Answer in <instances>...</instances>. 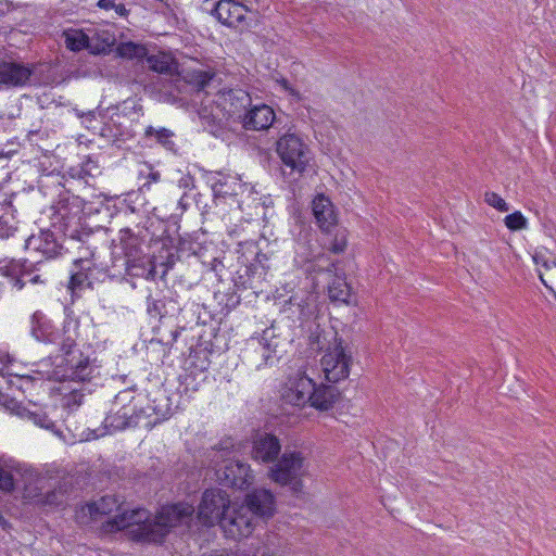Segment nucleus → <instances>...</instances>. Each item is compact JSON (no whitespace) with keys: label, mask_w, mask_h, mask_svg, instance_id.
<instances>
[{"label":"nucleus","mask_w":556,"mask_h":556,"mask_svg":"<svg viewBox=\"0 0 556 556\" xmlns=\"http://www.w3.org/2000/svg\"><path fill=\"white\" fill-rule=\"evenodd\" d=\"M214 74L210 71L193 70L185 75V81L191 85L197 91L205 90L213 79Z\"/></svg>","instance_id":"nucleus-45"},{"label":"nucleus","mask_w":556,"mask_h":556,"mask_svg":"<svg viewBox=\"0 0 556 556\" xmlns=\"http://www.w3.org/2000/svg\"><path fill=\"white\" fill-rule=\"evenodd\" d=\"M119 118L121 116L118 114L108 116L106 123L100 128V135L111 140L118 148H121L119 142H126L135 138L136 135L135 130L130 126H126L119 122Z\"/></svg>","instance_id":"nucleus-29"},{"label":"nucleus","mask_w":556,"mask_h":556,"mask_svg":"<svg viewBox=\"0 0 556 556\" xmlns=\"http://www.w3.org/2000/svg\"><path fill=\"white\" fill-rule=\"evenodd\" d=\"M244 503L249 513L263 519L273 517L276 510L275 496L266 489H255L248 493Z\"/></svg>","instance_id":"nucleus-25"},{"label":"nucleus","mask_w":556,"mask_h":556,"mask_svg":"<svg viewBox=\"0 0 556 556\" xmlns=\"http://www.w3.org/2000/svg\"><path fill=\"white\" fill-rule=\"evenodd\" d=\"M144 138L148 141L161 146L173 154H178V147L175 142L176 134L168 128H156L150 125L144 129Z\"/></svg>","instance_id":"nucleus-35"},{"label":"nucleus","mask_w":556,"mask_h":556,"mask_svg":"<svg viewBox=\"0 0 556 556\" xmlns=\"http://www.w3.org/2000/svg\"><path fill=\"white\" fill-rule=\"evenodd\" d=\"M230 508V498L222 489H207L204 491L198 507V518L203 526L218 525Z\"/></svg>","instance_id":"nucleus-15"},{"label":"nucleus","mask_w":556,"mask_h":556,"mask_svg":"<svg viewBox=\"0 0 556 556\" xmlns=\"http://www.w3.org/2000/svg\"><path fill=\"white\" fill-rule=\"evenodd\" d=\"M9 289H11L3 277L0 275V295L5 293Z\"/></svg>","instance_id":"nucleus-64"},{"label":"nucleus","mask_w":556,"mask_h":556,"mask_svg":"<svg viewBox=\"0 0 556 556\" xmlns=\"http://www.w3.org/2000/svg\"><path fill=\"white\" fill-rule=\"evenodd\" d=\"M235 447L232 439L222 440L214 450L213 462L215 477L219 485L235 490H243L253 482L250 465L240 459L228 457Z\"/></svg>","instance_id":"nucleus-7"},{"label":"nucleus","mask_w":556,"mask_h":556,"mask_svg":"<svg viewBox=\"0 0 556 556\" xmlns=\"http://www.w3.org/2000/svg\"><path fill=\"white\" fill-rule=\"evenodd\" d=\"M134 393H135L134 387L127 388V389L118 392L113 400L112 406L118 407V408H123V407L138 408V401H137L136 396L134 395Z\"/></svg>","instance_id":"nucleus-49"},{"label":"nucleus","mask_w":556,"mask_h":556,"mask_svg":"<svg viewBox=\"0 0 556 556\" xmlns=\"http://www.w3.org/2000/svg\"><path fill=\"white\" fill-rule=\"evenodd\" d=\"M213 351L214 344L211 340L199 342L190 349V366L178 378L179 386L177 390L180 394L190 395L199 390L201 382L204 380L203 374L211 364L210 355Z\"/></svg>","instance_id":"nucleus-11"},{"label":"nucleus","mask_w":556,"mask_h":556,"mask_svg":"<svg viewBox=\"0 0 556 556\" xmlns=\"http://www.w3.org/2000/svg\"><path fill=\"white\" fill-rule=\"evenodd\" d=\"M484 201L490 205L496 208L500 212H508L509 205L508 203L496 192L488 191L484 194Z\"/></svg>","instance_id":"nucleus-54"},{"label":"nucleus","mask_w":556,"mask_h":556,"mask_svg":"<svg viewBox=\"0 0 556 556\" xmlns=\"http://www.w3.org/2000/svg\"><path fill=\"white\" fill-rule=\"evenodd\" d=\"M237 252L240 266L232 278L233 289L216 294V298H219L218 304L222 306L220 313L224 315L235 309L242 298L257 296L262 293L263 281L270 268V255L264 253L255 241L240 243Z\"/></svg>","instance_id":"nucleus-2"},{"label":"nucleus","mask_w":556,"mask_h":556,"mask_svg":"<svg viewBox=\"0 0 556 556\" xmlns=\"http://www.w3.org/2000/svg\"><path fill=\"white\" fill-rule=\"evenodd\" d=\"M31 334L42 342H55L59 334L54 331L51 320L41 311H36L30 317Z\"/></svg>","instance_id":"nucleus-34"},{"label":"nucleus","mask_w":556,"mask_h":556,"mask_svg":"<svg viewBox=\"0 0 556 556\" xmlns=\"http://www.w3.org/2000/svg\"><path fill=\"white\" fill-rule=\"evenodd\" d=\"M351 364V351H348L343 339L338 338L337 332H334L333 346H328L327 352L320 359L326 380L330 383H337L346 379L350 375Z\"/></svg>","instance_id":"nucleus-13"},{"label":"nucleus","mask_w":556,"mask_h":556,"mask_svg":"<svg viewBox=\"0 0 556 556\" xmlns=\"http://www.w3.org/2000/svg\"><path fill=\"white\" fill-rule=\"evenodd\" d=\"M178 187L185 190L194 188L193 176L190 174L181 176L178 180Z\"/></svg>","instance_id":"nucleus-59"},{"label":"nucleus","mask_w":556,"mask_h":556,"mask_svg":"<svg viewBox=\"0 0 556 556\" xmlns=\"http://www.w3.org/2000/svg\"><path fill=\"white\" fill-rule=\"evenodd\" d=\"M147 62L153 72L172 75L176 64L157 55H147Z\"/></svg>","instance_id":"nucleus-48"},{"label":"nucleus","mask_w":556,"mask_h":556,"mask_svg":"<svg viewBox=\"0 0 556 556\" xmlns=\"http://www.w3.org/2000/svg\"><path fill=\"white\" fill-rule=\"evenodd\" d=\"M26 278H28L26 281L33 285H46L48 282V277L38 274V271H35L30 276H26Z\"/></svg>","instance_id":"nucleus-60"},{"label":"nucleus","mask_w":556,"mask_h":556,"mask_svg":"<svg viewBox=\"0 0 556 556\" xmlns=\"http://www.w3.org/2000/svg\"><path fill=\"white\" fill-rule=\"evenodd\" d=\"M99 273H100L99 269L96 267L94 263L91 261V266H89L85 288H93V282L97 279L96 276Z\"/></svg>","instance_id":"nucleus-57"},{"label":"nucleus","mask_w":556,"mask_h":556,"mask_svg":"<svg viewBox=\"0 0 556 556\" xmlns=\"http://www.w3.org/2000/svg\"><path fill=\"white\" fill-rule=\"evenodd\" d=\"M110 109L111 108L102 109L101 106H98L97 109L88 112H83L78 109H75L74 111L76 115L81 118V123L87 129L100 130V128L104 126V123H106Z\"/></svg>","instance_id":"nucleus-42"},{"label":"nucleus","mask_w":556,"mask_h":556,"mask_svg":"<svg viewBox=\"0 0 556 556\" xmlns=\"http://www.w3.org/2000/svg\"><path fill=\"white\" fill-rule=\"evenodd\" d=\"M87 510L93 520L100 516L110 515L114 510L118 513L122 510V503L115 495H104L98 501L87 503Z\"/></svg>","instance_id":"nucleus-40"},{"label":"nucleus","mask_w":556,"mask_h":556,"mask_svg":"<svg viewBox=\"0 0 556 556\" xmlns=\"http://www.w3.org/2000/svg\"><path fill=\"white\" fill-rule=\"evenodd\" d=\"M311 406L318 410H329L341 399V392L333 384H315Z\"/></svg>","instance_id":"nucleus-31"},{"label":"nucleus","mask_w":556,"mask_h":556,"mask_svg":"<svg viewBox=\"0 0 556 556\" xmlns=\"http://www.w3.org/2000/svg\"><path fill=\"white\" fill-rule=\"evenodd\" d=\"M243 508H229V511L219 521L218 526L223 529L226 536L232 540L248 538L253 532L252 517L248 513H242Z\"/></svg>","instance_id":"nucleus-21"},{"label":"nucleus","mask_w":556,"mask_h":556,"mask_svg":"<svg viewBox=\"0 0 556 556\" xmlns=\"http://www.w3.org/2000/svg\"><path fill=\"white\" fill-rule=\"evenodd\" d=\"M36 250L40 252L46 260H54L66 253L72 247L64 240L61 232L52 227L42 229L38 237Z\"/></svg>","instance_id":"nucleus-24"},{"label":"nucleus","mask_w":556,"mask_h":556,"mask_svg":"<svg viewBox=\"0 0 556 556\" xmlns=\"http://www.w3.org/2000/svg\"><path fill=\"white\" fill-rule=\"evenodd\" d=\"M138 410H143L144 412V414H142L143 416H140V424L142 421H144V424H149V420L151 421V420L154 419V413L150 408V401H148L147 406L138 405Z\"/></svg>","instance_id":"nucleus-58"},{"label":"nucleus","mask_w":556,"mask_h":556,"mask_svg":"<svg viewBox=\"0 0 556 556\" xmlns=\"http://www.w3.org/2000/svg\"><path fill=\"white\" fill-rule=\"evenodd\" d=\"M37 383H40L41 386L42 380L31 376H15L14 378H9L8 390L16 389L25 393L35 388Z\"/></svg>","instance_id":"nucleus-47"},{"label":"nucleus","mask_w":556,"mask_h":556,"mask_svg":"<svg viewBox=\"0 0 556 556\" xmlns=\"http://www.w3.org/2000/svg\"><path fill=\"white\" fill-rule=\"evenodd\" d=\"M41 261L30 262L27 258L5 257L0 260V275L11 290L22 291L26 286V276L39 271Z\"/></svg>","instance_id":"nucleus-17"},{"label":"nucleus","mask_w":556,"mask_h":556,"mask_svg":"<svg viewBox=\"0 0 556 556\" xmlns=\"http://www.w3.org/2000/svg\"><path fill=\"white\" fill-rule=\"evenodd\" d=\"M66 48L72 52L88 50L90 47V38L81 29H68L63 33Z\"/></svg>","instance_id":"nucleus-43"},{"label":"nucleus","mask_w":556,"mask_h":556,"mask_svg":"<svg viewBox=\"0 0 556 556\" xmlns=\"http://www.w3.org/2000/svg\"><path fill=\"white\" fill-rule=\"evenodd\" d=\"M192 505L179 502L163 506L152 519L149 510L123 509L102 525L105 533H116L128 529L129 538L137 543L163 544L170 530L192 517Z\"/></svg>","instance_id":"nucleus-1"},{"label":"nucleus","mask_w":556,"mask_h":556,"mask_svg":"<svg viewBox=\"0 0 556 556\" xmlns=\"http://www.w3.org/2000/svg\"><path fill=\"white\" fill-rule=\"evenodd\" d=\"M504 223L505 226L511 231L522 230L526 229L528 226L527 218L519 211L506 215L504 218Z\"/></svg>","instance_id":"nucleus-51"},{"label":"nucleus","mask_w":556,"mask_h":556,"mask_svg":"<svg viewBox=\"0 0 556 556\" xmlns=\"http://www.w3.org/2000/svg\"><path fill=\"white\" fill-rule=\"evenodd\" d=\"M90 38L89 53L93 55H106L116 43L115 34L109 29H98Z\"/></svg>","instance_id":"nucleus-37"},{"label":"nucleus","mask_w":556,"mask_h":556,"mask_svg":"<svg viewBox=\"0 0 556 556\" xmlns=\"http://www.w3.org/2000/svg\"><path fill=\"white\" fill-rule=\"evenodd\" d=\"M116 53L118 56H121L123 59L142 60V59L147 58L148 49L141 43H137L134 41H126V42H121L116 47Z\"/></svg>","instance_id":"nucleus-44"},{"label":"nucleus","mask_w":556,"mask_h":556,"mask_svg":"<svg viewBox=\"0 0 556 556\" xmlns=\"http://www.w3.org/2000/svg\"><path fill=\"white\" fill-rule=\"evenodd\" d=\"M148 401H150V408L154 413V419L151 421L149 420V424H143V426L147 429L151 430L155 426L170 418V416L173 415V409L170 397L163 389H159L154 393L153 397H151V394L149 393Z\"/></svg>","instance_id":"nucleus-28"},{"label":"nucleus","mask_w":556,"mask_h":556,"mask_svg":"<svg viewBox=\"0 0 556 556\" xmlns=\"http://www.w3.org/2000/svg\"><path fill=\"white\" fill-rule=\"evenodd\" d=\"M42 505L58 507L64 502V493L61 490H51L42 495L40 500Z\"/></svg>","instance_id":"nucleus-56"},{"label":"nucleus","mask_w":556,"mask_h":556,"mask_svg":"<svg viewBox=\"0 0 556 556\" xmlns=\"http://www.w3.org/2000/svg\"><path fill=\"white\" fill-rule=\"evenodd\" d=\"M161 179V174L159 172L152 170L150 168L148 174V181L143 185V187L149 186L151 182H157Z\"/></svg>","instance_id":"nucleus-62"},{"label":"nucleus","mask_w":556,"mask_h":556,"mask_svg":"<svg viewBox=\"0 0 556 556\" xmlns=\"http://www.w3.org/2000/svg\"><path fill=\"white\" fill-rule=\"evenodd\" d=\"M287 485H290V489L293 494H298L302 491L303 482L299 476H295V478H292L291 481L288 482Z\"/></svg>","instance_id":"nucleus-61"},{"label":"nucleus","mask_w":556,"mask_h":556,"mask_svg":"<svg viewBox=\"0 0 556 556\" xmlns=\"http://www.w3.org/2000/svg\"><path fill=\"white\" fill-rule=\"evenodd\" d=\"M248 8L235 0H219L214 4L211 14L224 26L240 31L247 29Z\"/></svg>","instance_id":"nucleus-19"},{"label":"nucleus","mask_w":556,"mask_h":556,"mask_svg":"<svg viewBox=\"0 0 556 556\" xmlns=\"http://www.w3.org/2000/svg\"><path fill=\"white\" fill-rule=\"evenodd\" d=\"M38 64L16 61L0 62V85L5 88H20L33 84Z\"/></svg>","instance_id":"nucleus-18"},{"label":"nucleus","mask_w":556,"mask_h":556,"mask_svg":"<svg viewBox=\"0 0 556 556\" xmlns=\"http://www.w3.org/2000/svg\"><path fill=\"white\" fill-rule=\"evenodd\" d=\"M290 341L271 324L257 338L252 337L244 350V358L256 370L271 367L279 362Z\"/></svg>","instance_id":"nucleus-6"},{"label":"nucleus","mask_w":556,"mask_h":556,"mask_svg":"<svg viewBox=\"0 0 556 556\" xmlns=\"http://www.w3.org/2000/svg\"><path fill=\"white\" fill-rule=\"evenodd\" d=\"M60 352L61 354L55 357L50 379L83 383L84 387L80 390L74 389L72 391V401H68V404L80 405L84 397L83 391L89 393L92 391L86 384H89L94 378L97 367L91 364L90 357L79 349L62 350Z\"/></svg>","instance_id":"nucleus-5"},{"label":"nucleus","mask_w":556,"mask_h":556,"mask_svg":"<svg viewBox=\"0 0 556 556\" xmlns=\"http://www.w3.org/2000/svg\"><path fill=\"white\" fill-rule=\"evenodd\" d=\"M252 457L256 462L265 464L275 463L281 452V443L278 437L268 432H257L253 437Z\"/></svg>","instance_id":"nucleus-22"},{"label":"nucleus","mask_w":556,"mask_h":556,"mask_svg":"<svg viewBox=\"0 0 556 556\" xmlns=\"http://www.w3.org/2000/svg\"><path fill=\"white\" fill-rule=\"evenodd\" d=\"M8 386L9 378L0 374L1 405H3L7 409H10L11 412L15 413L17 416L33 421L36 426L40 428L50 430L54 433L58 432V430L55 429V422L50 418L45 407L31 401H28L26 404L16 401L5 392V390H8Z\"/></svg>","instance_id":"nucleus-12"},{"label":"nucleus","mask_w":556,"mask_h":556,"mask_svg":"<svg viewBox=\"0 0 556 556\" xmlns=\"http://www.w3.org/2000/svg\"><path fill=\"white\" fill-rule=\"evenodd\" d=\"M147 313L151 318L159 320V324L153 327V332L157 336V342L165 346H172L189 325L179 296L173 292L149 294Z\"/></svg>","instance_id":"nucleus-4"},{"label":"nucleus","mask_w":556,"mask_h":556,"mask_svg":"<svg viewBox=\"0 0 556 556\" xmlns=\"http://www.w3.org/2000/svg\"><path fill=\"white\" fill-rule=\"evenodd\" d=\"M143 410H138L134 407H113L108 413L104 419V427L114 431L125 430L127 428H135L140 425V416H143Z\"/></svg>","instance_id":"nucleus-27"},{"label":"nucleus","mask_w":556,"mask_h":556,"mask_svg":"<svg viewBox=\"0 0 556 556\" xmlns=\"http://www.w3.org/2000/svg\"><path fill=\"white\" fill-rule=\"evenodd\" d=\"M89 256L91 255L88 254V251L86 250V256L79 257L73 263V268L68 281V289H71L73 293H75L77 290H83L86 286L87 274L89 266H91V260Z\"/></svg>","instance_id":"nucleus-39"},{"label":"nucleus","mask_w":556,"mask_h":556,"mask_svg":"<svg viewBox=\"0 0 556 556\" xmlns=\"http://www.w3.org/2000/svg\"><path fill=\"white\" fill-rule=\"evenodd\" d=\"M276 114L274 110L264 103L252 104L239 124L247 130H265L274 125Z\"/></svg>","instance_id":"nucleus-26"},{"label":"nucleus","mask_w":556,"mask_h":556,"mask_svg":"<svg viewBox=\"0 0 556 556\" xmlns=\"http://www.w3.org/2000/svg\"><path fill=\"white\" fill-rule=\"evenodd\" d=\"M97 5L103 10L113 9L115 13L121 17H127L130 12L128 9H126L125 4L117 3L116 0H99Z\"/></svg>","instance_id":"nucleus-55"},{"label":"nucleus","mask_w":556,"mask_h":556,"mask_svg":"<svg viewBox=\"0 0 556 556\" xmlns=\"http://www.w3.org/2000/svg\"><path fill=\"white\" fill-rule=\"evenodd\" d=\"M276 152L281 161L282 174L298 180L313 169L314 153L304 140L291 132H286L276 141Z\"/></svg>","instance_id":"nucleus-9"},{"label":"nucleus","mask_w":556,"mask_h":556,"mask_svg":"<svg viewBox=\"0 0 556 556\" xmlns=\"http://www.w3.org/2000/svg\"><path fill=\"white\" fill-rule=\"evenodd\" d=\"M282 312H290L292 317H296V319L301 321L308 319L314 314L309 298L299 296L298 294L285 301Z\"/></svg>","instance_id":"nucleus-38"},{"label":"nucleus","mask_w":556,"mask_h":556,"mask_svg":"<svg viewBox=\"0 0 556 556\" xmlns=\"http://www.w3.org/2000/svg\"><path fill=\"white\" fill-rule=\"evenodd\" d=\"M97 170V162L88 159L78 167H71L68 173L73 178L85 179L87 176L93 177Z\"/></svg>","instance_id":"nucleus-50"},{"label":"nucleus","mask_w":556,"mask_h":556,"mask_svg":"<svg viewBox=\"0 0 556 556\" xmlns=\"http://www.w3.org/2000/svg\"><path fill=\"white\" fill-rule=\"evenodd\" d=\"M351 290V286L346 282L345 273L336 271L334 278L328 286L329 299L332 302L349 304L352 294Z\"/></svg>","instance_id":"nucleus-41"},{"label":"nucleus","mask_w":556,"mask_h":556,"mask_svg":"<svg viewBox=\"0 0 556 556\" xmlns=\"http://www.w3.org/2000/svg\"><path fill=\"white\" fill-rule=\"evenodd\" d=\"M79 328V318L74 314L73 309L65 307V319L63 321L62 333L59 336L60 351L78 349L77 341L80 337Z\"/></svg>","instance_id":"nucleus-30"},{"label":"nucleus","mask_w":556,"mask_h":556,"mask_svg":"<svg viewBox=\"0 0 556 556\" xmlns=\"http://www.w3.org/2000/svg\"><path fill=\"white\" fill-rule=\"evenodd\" d=\"M15 490V480L11 470L0 465V491L12 493Z\"/></svg>","instance_id":"nucleus-53"},{"label":"nucleus","mask_w":556,"mask_h":556,"mask_svg":"<svg viewBox=\"0 0 556 556\" xmlns=\"http://www.w3.org/2000/svg\"><path fill=\"white\" fill-rule=\"evenodd\" d=\"M304 463V456L301 452L286 451L280 458L275 462L270 468L269 477L276 483L287 485L292 478L299 476Z\"/></svg>","instance_id":"nucleus-20"},{"label":"nucleus","mask_w":556,"mask_h":556,"mask_svg":"<svg viewBox=\"0 0 556 556\" xmlns=\"http://www.w3.org/2000/svg\"><path fill=\"white\" fill-rule=\"evenodd\" d=\"M289 382L294 388L299 389V391H303L304 395H309L313 393L316 382L307 377L305 374H299L295 378L290 379Z\"/></svg>","instance_id":"nucleus-52"},{"label":"nucleus","mask_w":556,"mask_h":556,"mask_svg":"<svg viewBox=\"0 0 556 556\" xmlns=\"http://www.w3.org/2000/svg\"><path fill=\"white\" fill-rule=\"evenodd\" d=\"M157 267L164 269L163 263L159 262V253H147L125 258L126 274L131 277L155 279Z\"/></svg>","instance_id":"nucleus-23"},{"label":"nucleus","mask_w":556,"mask_h":556,"mask_svg":"<svg viewBox=\"0 0 556 556\" xmlns=\"http://www.w3.org/2000/svg\"><path fill=\"white\" fill-rule=\"evenodd\" d=\"M312 211L317 226L325 235L323 249L333 254L343 253L348 243L346 229L338 226L337 214L330 199L318 194L312 201Z\"/></svg>","instance_id":"nucleus-10"},{"label":"nucleus","mask_w":556,"mask_h":556,"mask_svg":"<svg viewBox=\"0 0 556 556\" xmlns=\"http://www.w3.org/2000/svg\"><path fill=\"white\" fill-rule=\"evenodd\" d=\"M215 103L227 119L240 123L243 116H247L252 98L241 88L224 89L216 94Z\"/></svg>","instance_id":"nucleus-16"},{"label":"nucleus","mask_w":556,"mask_h":556,"mask_svg":"<svg viewBox=\"0 0 556 556\" xmlns=\"http://www.w3.org/2000/svg\"><path fill=\"white\" fill-rule=\"evenodd\" d=\"M14 198H16L14 193L4 198L0 207V241L14 237L18 230V222L14 215L16 212L13 205Z\"/></svg>","instance_id":"nucleus-32"},{"label":"nucleus","mask_w":556,"mask_h":556,"mask_svg":"<svg viewBox=\"0 0 556 556\" xmlns=\"http://www.w3.org/2000/svg\"><path fill=\"white\" fill-rule=\"evenodd\" d=\"M281 399L286 404H290L292 406L302 407L306 403L311 404L312 395H304L303 391H299V389L291 386L289 382L286 388L282 389Z\"/></svg>","instance_id":"nucleus-46"},{"label":"nucleus","mask_w":556,"mask_h":556,"mask_svg":"<svg viewBox=\"0 0 556 556\" xmlns=\"http://www.w3.org/2000/svg\"><path fill=\"white\" fill-rule=\"evenodd\" d=\"M211 180V188L214 198H226L237 195L238 191L242 188L238 178L231 175L216 173V175Z\"/></svg>","instance_id":"nucleus-36"},{"label":"nucleus","mask_w":556,"mask_h":556,"mask_svg":"<svg viewBox=\"0 0 556 556\" xmlns=\"http://www.w3.org/2000/svg\"><path fill=\"white\" fill-rule=\"evenodd\" d=\"M338 261L332 260L325 251L314 253L311 251L305 260V270L308 274H333L341 271Z\"/></svg>","instance_id":"nucleus-33"},{"label":"nucleus","mask_w":556,"mask_h":556,"mask_svg":"<svg viewBox=\"0 0 556 556\" xmlns=\"http://www.w3.org/2000/svg\"><path fill=\"white\" fill-rule=\"evenodd\" d=\"M197 232L178 233L173 236L169 228L164 229L157 237L156 248L160 249L159 262H162L164 269L162 276L166 275L168 269L173 268L177 262L187 260L191 256L201 257L205 250Z\"/></svg>","instance_id":"nucleus-8"},{"label":"nucleus","mask_w":556,"mask_h":556,"mask_svg":"<svg viewBox=\"0 0 556 556\" xmlns=\"http://www.w3.org/2000/svg\"><path fill=\"white\" fill-rule=\"evenodd\" d=\"M118 239L125 258L147 253L160 254V249L156 248L157 238H154L147 227L122 228L118 232Z\"/></svg>","instance_id":"nucleus-14"},{"label":"nucleus","mask_w":556,"mask_h":556,"mask_svg":"<svg viewBox=\"0 0 556 556\" xmlns=\"http://www.w3.org/2000/svg\"><path fill=\"white\" fill-rule=\"evenodd\" d=\"M12 10V2L8 0H0V14H4Z\"/></svg>","instance_id":"nucleus-63"},{"label":"nucleus","mask_w":556,"mask_h":556,"mask_svg":"<svg viewBox=\"0 0 556 556\" xmlns=\"http://www.w3.org/2000/svg\"><path fill=\"white\" fill-rule=\"evenodd\" d=\"M52 208L51 227L62 233L72 249H85L92 255L97 249V233L102 227L90 223V217L85 213V201L65 190L59 194Z\"/></svg>","instance_id":"nucleus-3"}]
</instances>
